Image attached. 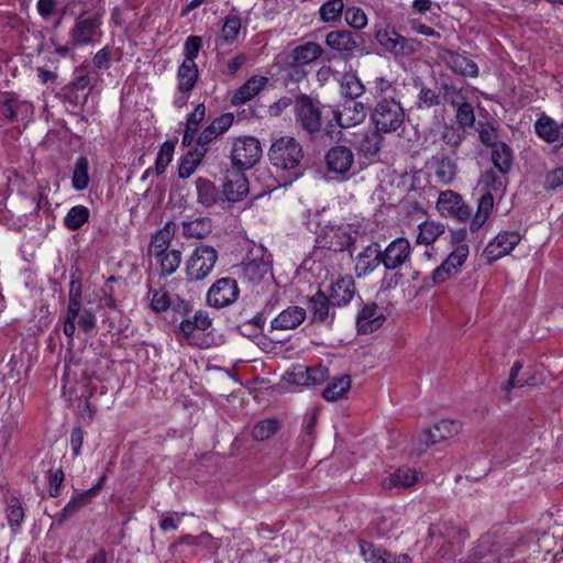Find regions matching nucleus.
Returning <instances> with one entry per match:
<instances>
[{"label":"nucleus","instance_id":"f257e3e1","mask_svg":"<svg viewBox=\"0 0 563 563\" xmlns=\"http://www.w3.org/2000/svg\"><path fill=\"white\" fill-rule=\"evenodd\" d=\"M296 123L307 133L314 134L324 130L330 134L333 129L334 108L322 104L307 96L299 97L294 106Z\"/></svg>","mask_w":563,"mask_h":563},{"label":"nucleus","instance_id":"f03ea898","mask_svg":"<svg viewBox=\"0 0 563 563\" xmlns=\"http://www.w3.org/2000/svg\"><path fill=\"white\" fill-rule=\"evenodd\" d=\"M325 222L323 217L317 212L308 219V227L317 235V242L322 246L334 252H342L350 249L353 238L349 232L347 225H334Z\"/></svg>","mask_w":563,"mask_h":563},{"label":"nucleus","instance_id":"7ed1b4c3","mask_svg":"<svg viewBox=\"0 0 563 563\" xmlns=\"http://www.w3.org/2000/svg\"><path fill=\"white\" fill-rule=\"evenodd\" d=\"M63 322L64 334L73 341L77 328L84 332L93 331L97 325V318L91 310L82 309L80 296L70 291Z\"/></svg>","mask_w":563,"mask_h":563},{"label":"nucleus","instance_id":"20e7f679","mask_svg":"<svg viewBox=\"0 0 563 563\" xmlns=\"http://www.w3.org/2000/svg\"><path fill=\"white\" fill-rule=\"evenodd\" d=\"M486 192L482 195L477 203V210L471 219L470 229L475 232L479 230L489 218L494 208L493 194L504 190V184L493 172H485L479 180Z\"/></svg>","mask_w":563,"mask_h":563},{"label":"nucleus","instance_id":"39448f33","mask_svg":"<svg viewBox=\"0 0 563 563\" xmlns=\"http://www.w3.org/2000/svg\"><path fill=\"white\" fill-rule=\"evenodd\" d=\"M218 261V252L209 245L197 246L185 262L186 277L189 282H200L208 277Z\"/></svg>","mask_w":563,"mask_h":563},{"label":"nucleus","instance_id":"423d86ee","mask_svg":"<svg viewBox=\"0 0 563 563\" xmlns=\"http://www.w3.org/2000/svg\"><path fill=\"white\" fill-rule=\"evenodd\" d=\"M268 155L274 166L294 169L302 158V148L294 137L282 136L272 144Z\"/></svg>","mask_w":563,"mask_h":563},{"label":"nucleus","instance_id":"0eeeda50","mask_svg":"<svg viewBox=\"0 0 563 563\" xmlns=\"http://www.w3.org/2000/svg\"><path fill=\"white\" fill-rule=\"evenodd\" d=\"M373 123L379 132L397 131L405 121V111L399 102L390 99L379 101L372 114Z\"/></svg>","mask_w":563,"mask_h":563},{"label":"nucleus","instance_id":"6e6552de","mask_svg":"<svg viewBox=\"0 0 563 563\" xmlns=\"http://www.w3.org/2000/svg\"><path fill=\"white\" fill-rule=\"evenodd\" d=\"M212 324V320L207 311L199 310L194 316L184 318L178 325L177 335L188 344L205 347L208 344L201 340L205 333Z\"/></svg>","mask_w":563,"mask_h":563},{"label":"nucleus","instance_id":"1a4fd4ad","mask_svg":"<svg viewBox=\"0 0 563 563\" xmlns=\"http://www.w3.org/2000/svg\"><path fill=\"white\" fill-rule=\"evenodd\" d=\"M261 154V144L255 137L242 136L233 142L231 161L234 166L247 169L256 164Z\"/></svg>","mask_w":563,"mask_h":563},{"label":"nucleus","instance_id":"9d476101","mask_svg":"<svg viewBox=\"0 0 563 563\" xmlns=\"http://www.w3.org/2000/svg\"><path fill=\"white\" fill-rule=\"evenodd\" d=\"M239 294L236 282L233 278L223 277L211 285L207 292L206 300L210 307L220 309L235 302Z\"/></svg>","mask_w":563,"mask_h":563},{"label":"nucleus","instance_id":"9b49d317","mask_svg":"<svg viewBox=\"0 0 563 563\" xmlns=\"http://www.w3.org/2000/svg\"><path fill=\"white\" fill-rule=\"evenodd\" d=\"M437 209L443 217H450L464 222L471 218L472 209L467 206L462 196L453 190L440 192Z\"/></svg>","mask_w":563,"mask_h":563},{"label":"nucleus","instance_id":"f8f14e48","mask_svg":"<svg viewBox=\"0 0 563 563\" xmlns=\"http://www.w3.org/2000/svg\"><path fill=\"white\" fill-rule=\"evenodd\" d=\"M468 245L465 243L459 244L448 255V257L438 266L432 273V280L434 284H442L449 278L457 274L462 265L468 256Z\"/></svg>","mask_w":563,"mask_h":563},{"label":"nucleus","instance_id":"ddd939ff","mask_svg":"<svg viewBox=\"0 0 563 563\" xmlns=\"http://www.w3.org/2000/svg\"><path fill=\"white\" fill-rule=\"evenodd\" d=\"M410 242L405 238H397L384 251L380 250L382 264L386 269L399 268L410 258Z\"/></svg>","mask_w":563,"mask_h":563},{"label":"nucleus","instance_id":"4468645a","mask_svg":"<svg viewBox=\"0 0 563 563\" xmlns=\"http://www.w3.org/2000/svg\"><path fill=\"white\" fill-rule=\"evenodd\" d=\"M377 42L387 51L395 54H410L416 51L415 43L399 35L394 29L380 26L376 30Z\"/></svg>","mask_w":563,"mask_h":563},{"label":"nucleus","instance_id":"2eb2a0df","mask_svg":"<svg viewBox=\"0 0 563 563\" xmlns=\"http://www.w3.org/2000/svg\"><path fill=\"white\" fill-rule=\"evenodd\" d=\"M521 236L517 231H504L498 233L485 247V254L489 261H496L509 254L520 242Z\"/></svg>","mask_w":563,"mask_h":563},{"label":"nucleus","instance_id":"dca6fc26","mask_svg":"<svg viewBox=\"0 0 563 563\" xmlns=\"http://www.w3.org/2000/svg\"><path fill=\"white\" fill-rule=\"evenodd\" d=\"M100 25L99 16L78 19L70 31V37L76 45L91 44L99 34Z\"/></svg>","mask_w":563,"mask_h":563},{"label":"nucleus","instance_id":"f3484780","mask_svg":"<svg viewBox=\"0 0 563 563\" xmlns=\"http://www.w3.org/2000/svg\"><path fill=\"white\" fill-rule=\"evenodd\" d=\"M366 118V109L362 102L351 100L344 106V109L340 112L334 109V117H332V123L334 126H341L343 129L355 126L361 124Z\"/></svg>","mask_w":563,"mask_h":563},{"label":"nucleus","instance_id":"a211bd4d","mask_svg":"<svg viewBox=\"0 0 563 563\" xmlns=\"http://www.w3.org/2000/svg\"><path fill=\"white\" fill-rule=\"evenodd\" d=\"M325 163L329 172L345 175L351 170L354 164V155L346 146H334L328 151Z\"/></svg>","mask_w":563,"mask_h":563},{"label":"nucleus","instance_id":"6ab92c4d","mask_svg":"<svg viewBox=\"0 0 563 563\" xmlns=\"http://www.w3.org/2000/svg\"><path fill=\"white\" fill-rule=\"evenodd\" d=\"M382 264L380 246L372 243L355 256V274L365 277Z\"/></svg>","mask_w":563,"mask_h":563},{"label":"nucleus","instance_id":"aec40b11","mask_svg":"<svg viewBox=\"0 0 563 563\" xmlns=\"http://www.w3.org/2000/svg\"><path fill=\"white\" fill-rule=\"evenodd\" d=\"M384 309L375 303L366 305L357 314L356 325L358 332L372 333L378 330L385 322Z\"/></svg>","mask_w":563,"mask_h":563},{"label":"nucleus","instance_id":"412c9836","mask_svg":"<svg viewBox=\"0 0 563 563\" xmlns=\"http://www.w3.org/2000/svg\"><path fill=\"white\" fill-rule=\"evenodd\" d=\"M268 84V77L254 75L249 78L232 96L231 103L242 106L254 99Z\"/></svg>","mask_w":563,"mask_h":563},{"label":"nucleus","instance_id":"4be33fe9","mask_svg":"<svg viewBox=\"0 0 563 563\" xmlns=\"http://www.w3.org/2000/svg\"><path fill=\"white\" fill-rule=\"evenodd\" d=\"M444 98L446 100L451 101L453 104L459 106L457 110H456L457 123L463 129L473 126V124L475 122V114H474L473 107L467 102H463V97H462L460 90H457L454 87L445 86L444 87Z\"/></svg>","mask_w":563,"mask_h":563},{"label":"nucleus","instance_id":"5701e85b","mask_svg":"<svg viewBox=\"0 0 563 563\" xmlns=\"http://www.w3.org/2000/svg\"><path fill=\"white\" fill-rule=\"evenodd\" d=\"M358 545L361 555L368 563H411V558L408 554L391 558L386 550L369 542L360 541Z\"/></svg>","mask_w":563,"mask_h":563},{"label":"nucleus","instance_id":"b1692460","mask_svg":"<svg viewBox=\"0 0 563 563\" xmlns=\"http://www.w3.org/2000/svg\"><path fill=\"white\" fill-rule=\"evenodd\" d=\"M441 58L452 71L461 76L473 78L478 76V67L476 63L466 55L452 51H444Z\"/></svg>","mask_w":563,"mask_h":563},{"label":"nucleus","instance_id":"393cba45","mask_svg":"<svg viewBox=\"0 0 563 563\" xmlns=\"http://www.w3.org/2000/svg\"><path fill=\"white\" fill-rule=\"evenodd\" d=\"M460 431L461 424L459 421L443 419L424 431L423 440L426 445H432L456 435Z\"/></svg>","mask_w":563,"mask_h":563},{"label":"nucleus","instance_id":"a878e982","mask_svg":"<svg viewBox=\"0 0 563 563\" xmlns=\"http://www.w3.org/2000/svg\"><path fill=\"white\" fill-rule=\"evenodd\" d=\"M306 319V310L298 306H289L279 312L271 322L272 329L292 330Z\"/></svg>","mask_w":563,"mask_h":563},{"label":"nucleus","instance_id":"bb28decb","mask_svg":"<svg viewBox=\"0 0 563 563\" xmlns=\"http://www.w3.org/2000/svg\"><path fill=\"white\" fill-rule=\"evenodd\" d=\"M560 124L550 117L543 115L534 123L537 135L555 147H562L563 136Z\"/></svg>","mask_w":563,"mask_h":563},{"label":"nucleus","instance_id":"cd10ccee","mask_svg":"<svg viewBox=\"0 0 563 563\" xmlns=\"http://www.w3.org/2000/svg\"><path fill=\"white\" fill-rule=\"evenodd\" d=\"M353 296L354 282L350 276L338 278L329 288V300L335 306L349 303Z\"/></svg>","mask_w":563,"mask_h":563},{"label":"nucleus","instance_id":"c85d7f7f","mask_svg":"<svg viewBox=\"0 0 563 563\" xmlns=\"http://www.w3.org/2000/svg\"><path fill=\"white\" fill-rule=\"evenodd\" d=\"M212 221L208 217H196L181 222V234L185 239L201 240L212 232Z\"/></svg>","mask_w":563,"mask_h":563},{"label":"nucleus","instance_id":"c756f323","mask_svg":"<svg viewBox=\"0 0 563 563\" xmlns=\"http://www.w3.org/2000/svg\"><path fill=\"white\" fill-rule=\"evenodd\" d=\"M249 194V181L243 174H234L223 185V195L230 202H239Z\"/></svg>","mask_w":563,"mask_h":563},{"label":"nucleus","instance_id":"7c9ffc66","mask_svg":"<svg viewBox=\"0 0 563 563\" xmlns=\"http://www.w3.org/2000/svg\"><path fill=\"white\" fill-rule=\"evenodd\" d=\"M418 482V474L413 468L399 467L389 476L385 477L382 485L385 489L406 488Z\"/></svg>","mask_w":563,"mask_h":563},{"label":"nucleus","instance_id":"2f4dec72","mask_svg":"<svg viewBox=\"0 0 563 563\" xmlns=\"http://www.w3.org/2000/svg\"><path fill=\"white\" fill-rule=\"evenodd\" d=\"M325 44L333 51L352 53L357 43L350 31H332L325 36Z\"/></svg>","mask_w":563,"mask_h":563},{"label":"nucleus","instance_id":"473e14b6","mask_svg":"<svg viewBox=\"0 0 563 563\" xmlns=\"http://www.w3.org/2000/svg\"><path fill=\"white\" fill-rule=\"evenodd\" d=\"M174 223L167 222L159 229L153 236L148 246V255H157L159 253L169 251V245L174 236Z\"/></svg>","mask_w":563,"mask_h":563},{"label":"nucleus","instance_id":"72a5a7b5","mask_svg":"<svg viewBox=\"0 0 563 563\" xmlns=\"http://www.w3.org/2000/svg\"><path fill=\"white\" fill-rule=\"evenodd\" d=\"M322 54V47L314 42H307L298 45L291 52V58L295 65L303 66L317 60Z\"/></svg>","mask_w":563,"mask_h":563},{"label":"nucleus","instance_id":"f704fd0d","mask_svg":"<svg viewBox=\"0 0 563 563\" xmlns=\"http://www.w3.org/2000/svg\"><path fill=\"white\" fill-rule=\"evenodd\" d=\"M351 389V377L341 375L327 385L322 391V397L327 401H336L346 396Z\"/></svg>","mask_w":563,"mask_h":563},{"label":"nucleus","instance_id":"c9c22d12","mask_svg":"<svg viewBox=\"0 0 563 563\" xmlns=\"http://www.w3.org/2000/svg\"><path fill=\"white\" fill-rule=\"evenodd\" d=\"M150 257L159 267L162 276L174 274L181 263V252L174 249Z\"/></svg>","mask_w":563,"mask_h":563},{"label":"nucleus","instance_id":"e433bc0d","mask_svg":"<svg viewBox=\"0 0 563 563\" xmlns=\"http://www.w3.org/2000/svg\"><path fill=\"white\" fill-rule=\"evenodd\" d=\"M492 161L494 166L503 174L508 173L512 167V151L504 142L492 144Z\"/></svg>","mask_w":563,"mask_h":563},{"label":"nucleus","instance_id":"4c0bfd02","mask_svg":"<svg viewBox=\"0 0 563 563\" xmlns=\"http://www.w3.org/2000/svg\"><path fill=\"white\" fill-rule=\"evenodd\" d=\"M432 168L440 183L450 184L456 176V165L453 159L445 156H434Z\"/></svg>","mask_w":563,"mask_h":563},{"label":"nucleus","instance_id":"58836bf2","mask_svg":"<svg viewBox=\"0 0 563 563\" xmlns=\"http://www.w3.org/2000/svg\"><path fill=\"white\" fill-rule=\"evenodd\" d=\"M177 89L179 91H191L199 78L196 64H180L177 70Z\"/></svg>","mask_w":563,"mask_h":563},{"label":"nucleus","instance_id":"ea45409f","mask_svg":"<svg viewBox=\"0 0 563 563\" xmlns=\"http://www.w3.org/2000/svg\"><path fill=\"white\" fill-rule=\"evenodd\" d=\"M340 86L342 96L350 98L351 100H355L361 97L365 91L364 85L354 73L344 74L341 77Z\"/></svg>","mask_w":563,"mask_h":563},{"label":"nucleus","instance_id":"a19ab883","mask_svg":"<svg viewBox=\"0 0 563 563\" xmlns=\"http://www.w3.org/2000/svg\"><path fill=\"white\" fill-rule=\"evenodd\" d=\"M271 272L268 262L256 258H247L242 264V273L250 282H257Z\"/></svg>","mask_w":563,"mask_h":563},{"label":"nucleus","instance_id":"79ce46f5","mask_svg":"<svg viewBox=\"0 0 563 563\" xmlns=\"http://www.w3.org/2000/svg\"><path fill=\"white\" fill-rule=\"evenodd\" d=\"M443 233L444 225L442 223L435 221H424L419 224L417 243L429 245Z\"/></svg>","mask_w":563,"mask_h":563},{"label":"nucleus","instance_id":"37998d69","mask_svg":"<svg viewBox=\"0 0 563 563\" xmlns=\"http://www.w3.org/2000/svg\"><path fill=\"white\" fill-rule=\"evenodd\" d=\"M89 162L87 157L80 156L77 158L73 175H71V186L75 190L81 191L85 190L89 185Z\"/></svg>","mask_w":563,"mask_h":563},{"label":"nucleus","instance_id":"c03bdc74","mask_svg":"<svg viewBox=\"0 0 563 563\" xmlns=\"http://www.w3.org/2000/svg\"><path fill=\"white\" fill-rule=\"evenodd\" d=\"M205 155H203V148L196 151L195 148L189 152L180 162L178 174L180 178H188L190 177L197 167L202 162Z\"/></svg>","mask_w":563,"mask_h":563},{"label":"nucleus","instance_id":"a18cd8bd","mask_svg":"<svg viewBox=\"0 0 563 563\" xmlns=\"http://www.w3.org/2000/svg\"><path fill=\"white\" fill-rule=\"evenodd\" d=\"M89 219V209L85 206L78 205L73 207L66 214L64 223L69 230H78Z\"/></svg>","mask_w":563,"mask_h":563},{"label":"nucleus","instance_id":"49530a36","mask_svg":"<svg viewBox=\"0 0 563 563\" xmlns=\"http://www.w3.org/2000/svg\"><path fill=\"white\" fill-rule=\"evenodd\" d=\"M344 2L341 0H328L319 9L320 19L324 23L336 22L341 19Z\"/></svg>","mask_w":563,"mask_h":563},{"label":"nucleus","instance_id":"de8ad7c7","mask_svg":"<svg viewBox=\"0 0 563 563\" xmlns=\"http://www.w3.org/2000/svg\"><path fill=\"white\" fill-rule=\"evenodd\" d=\"M241 30V20L236 15H229L223 23L220 41L224 44H233Z\"/></svg>","mask_w":563,"mask_h":563},{"label":"nucleus","instance_id":"09e8293b","mask_svg":"<svg viewBox=\"0 0 563 563\" xmlns=\"http://www.w3.org/2000/svg\"><path fill=\"white\" fill-rule=\"evenodd\" d=\"M198 201L205 206H211L217 200V189L214 185L206 178H198L196 181Z\"/></svg>","mask_w":563,"mask_h":563},{"label":"nucleus","instance_id":"8fccbe9b","mask_svg":"<svg viewBox=\"0 0 563 563\" xmlns=\"http://www.w3.org/2000/svg\"><path fill=\"white\" fill-rule=\"evenodd\" d=\"M5 512L11 529L13 531L16 530L24 519V511L20 501L14 497L10 498L8 500Z\"/></svg>","mask_w":563,"mask_h":563},{"label":"nucleus","instance_id":"3c124183","mask_svg":"<svg viewBox=\"0 0 563 563\" xmlns=\"http://www.w3.org/2000/svg\"><path fill=\"white\" fill-rule=\"evenodd\" d=\"M278 431V422L275 419H265L260 421L253 429V438L257 441H264Z\"/></svg>","mask_w":563,"mask_h":563},{"label":"nucleus","instance_id":"603ef678","mask_svg":"<svg viewBox=\"0 0 563 563\" xmlns=\"http://www.w3.org/2000/svg\"><path fill=\"white\" fill-rule=\"evenodd\" d=\"M91 495H93V489H88L74 496L63 508V518H68L76 514L88 503Z\"/></svg>","mask_w":563,"mask_h":563},{"label":"nucleus","instance_id":"864d4df0","mask_svg":"<svg viewBox=\"0 0 563 563\" xmlns=\"http://www.w3.org/2000/svg\"><path fill=\"white\" fill-rule=\"evenodd\" d=\"M201 47V38L199 36H189L184 44L185 58L181 64H196Z\"/></svg>","mask_w":563,"mask_h":563},{"label":"nucleus","instance_id":"5fc2aeb1","mask_svg":"<svg viewBox=\"0 0 563 563\" xmlns=\"http://www.w3.org/2000/svg\"><path fill=\"white\" fill-rule=\"evenodd\" d=\"M308 374V366L298 364L292 366L286 374H285V380L297 385V386H307V382L309 378H307Z\"/></svg>","mask_w":563,"mask_h":563},{"label":"nucleus","instance_id":"6e6d98bb","mask_svg":"<svg viewBox=\"0 0 563 563\" xmlns=\"http://www.w3.org/2000/svg\"><path fill=\"white\" fill-rule=\"evenodd\" d=\"M345 21L350 26L362 30L367 24V16L362 9L353 7L346 9Z\"/></svg>","mask_w":563,"mask_h":563},{"label":"nucleus","instance_id":"4d7b16f0","mask_svg":"<svg viewBox=\"0 0 563 563\" xmlns=\"http://www.w3.org/2000/svg\"><path fill=\"white\" fill-rule=\"evenodd\" d=\"M312 313L314 320L324 321L329 317V302L327 298L319 294L311 299Z\"/></svg>","mask_w":563,"mask_h":563},{"label":"nucleus","instance_id":"13d9d810","mask_svg":"<svg viewBox=\"0 0 563 563\" xmlns=\"http://www.w3.org/2000/svg\"><path fill=\"white\" fill-rule=\"evenodd\" d=\"M172 306V299L163 289L154 290L151 299V308L155 312L166 311Z\"/></svg>","mask_w":563,"mask_h":563},{"label":"nucleus","instance_id":"bf43d9fd","mask_svg":"<svg viewBox=\"0 0 563 563\" xmlns=\"http://www.w3.org/2000/svg\"><path fill=\"white\" fill-rule=\"evenodd\" d=\"M379 131H368L365 133L362 141L361 147L364 152L369 154H376L380 148L382 137Z\"/></svg>","mask_w":563,"mask_h":563},{"label":"nucleus","instance_id":"052dcab7","mask_svg":"<svg viewBox=\"0 0 563 563\" xmlns=\"http://www.w3.org/2000/svg\"><path fill=\"white\" fill-rule=\"evenodd\" d=\"M2 114L8 120H14L16 118L18 112L26 107V103L19 101L15 98H7L2 101Z\"/></svg>","mask_w":563,"mask_h":563},{"label":"nucleus","instance_id":"680f3d73","mask_svg":"<svg viewBox=\"0 0 563 563\" xmlns=\"http://www.w3.org/2000/svg\"><path fill=\"white\" fill-rule=\"evenodd\" d=\"M394 90L393 82L383 78L377 77L369 88V93L373 95L375 98L378 97H385L389 95Z\"/></svg>","mask_w":563,"mask_h":563},{"label":"nucleus","instance_id":"e2e57ef3","mask_svg":"<svg viewBox=\"0 0 563 563\" xmlns=\"http://www.w3.org/2000/svg\"><path fill=\"white\" fill-rule=\"evenodd\" d=\"M219 134L210 126V124L199 134L196 141V151L203 148V155L208 152L209 144L216 140Z\"/></svg>","mask_w":563,"mask_h":563},{"label":"nucleus","instance_id":"0e129e2a","mask_svg":"<svg viewBox=\"0 0 563 563\" xmlns=\"http://www.w3.org/2000/svg\"><path fill=\"white\" fill-rule=\"evenodd\" d=\"M234 115L232 113H224L217 119H214L210 126L219 134H223L227 132L231 125L233 124Z\"/></svg>","mask_w":563,"mask_h":563},{"label":"nucleus","instance_id":"69168bd1","mask_svg":"<svg viewBox=\"0 0 563 563\" xmlns=\"http://www.w3.org/2000/svg\"><path fill=\"white\" fill-rule=\"evenodd\" d=\"M174 152V146L172 143H164L161 147L157 158H156V168L158 170H164L167 164L172 161Z\"/></svg>","mask_w":563,"mask_h":563},{"label":"nucleus","instance_id":"338daca9","mask_svg":"<svg viewBox=\"0 0 563 563\" xmlns=\"http://www.w3.org/2000/svg\"><path fill=\"white\" fill-rule=\"evenodd\" d=\"M307 386H316L322 384L329 376V372L324 367H308Z\"/></svg>","mask_w":563,"mask_h":563},{"label":"nucleus","instance_id":"774afa93","mask_svg":"<svg viewBox=\"0 0 563 563\" xmlns=\"http://www.w3.org/2000/svg\"><path fill=\"white\" fill-rule=\"evenodd\" d=\"M562 185H563V168H555L547 175L545 181H544L545 189L554 190Z\"/></svg>","mask_w":563,"mask_h":563}]
</instances>
